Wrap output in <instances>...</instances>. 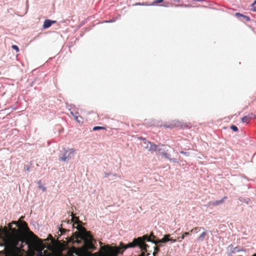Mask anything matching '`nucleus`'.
I'll list each match as a JSON object with an SVG mask.
<instances>
[{"instance_id": "nucleus-23", "label": "nucleus", "mask_w": 256, "mask_h": 256, "mask_svg": "<svg viewBox=\"0 0 256 256\" xmlns=\"http://www.w3.org/2000/svg\"><path fill=\"white\" fill-rule=\"evenodd\" d=\"M74 218L72 216V218L71 221H70V220H68V222H67V224H71L72 223V222H73V220H74Z\"/></svg>"}, {"instance_id": "nucleus-6", "label": "nucleus", "mask_w": 256, "mask_h": 256, "mask_svg": "<svg viewBox=\"0 0 256 256\" xmlns=\"http://www.w3.org/2000/svg\"><path fill=\"white\" fill-rule=\"evenodd\" d=\"M56 22V20H46L44 22V24H43L42 27L44 29L48 28L49 27H50L52 26V24H55Z\"/></svg>"}, {"instance_id": "nucleus-4", "label": "nucleus", "mask_w": 256, "mask_h": 256, "mask_svg": "<svg viewBox=\"0 0 256 256\" xmlns=\"http://www.w3.org/2000/svg\"><path fill=\"white\" fill-rule=\"evenodd\" d=\"M74 152L75 150L74 148H70L66 150L62 156H60L59 160L60 161L66 162L68 159L71 158L70 154H72Z\"/></svg>"}, {"instance_id": "nucleus-14", "label": "nucleus", "mask_w": 256, "mask_h": 256, "mask_svg": "<svg viewBox=\"0 0 256 256\" xmlns=\"http://www.w3.org/2000/svg\"><path fill=\"white\" fill-rule=\"evenodd\" d=\"M134 6H152V4H148V2H143V3H140V2H136L134 4Z\"/></svg>"}, {"instance_id": "nucleus-7", "label": "nucleus", "mask_w": 256, "mask_h": 256, "mask_svg": "<svg viewBox=\"0 0 256 256\" xmlns=\"http://www.w3.org/2000/svg\"><path fill=\"white\" fill-rule=\"evenodd\" d=\"M226 198V197L224 196L222 199L220 200H216V201H214V202H210L208 204V205L210 206H218V205L220 204L224 203V200Z\"/></svg>"}, {"instance_id": "nucleus-5", "label": "nucleus", "mask_w": 256, "mask_h": 256, "mask_svg": "<svg viewBox=\"0 0 256 256\" xmlns=\"http://www.w3.org/2000/svg\"><path fill=\"white\" fill-rule=\"evenodd\" d=\"M144 144H146L145 148L150 152H152L156 150L158 147L157 145L154 144V143H152L150 142H146Z\"/></svg>"}, {"instance_id": "nucleus-34", "label": "nucleus", "mask_w": 256, "mask_h": 256, "mask_svg": "<svg viewBox=\"0 0 256 256\" xmlns=\"http://www.w3.org/2000/svg\"><path fill=\"white\" fill-rule=\"evenodd\" d=\"M149 255V254H148V256Z\"/></svg>"}, {"instance_id": "nucleus-3", "label": "nucleus", "mask_w": 256, "mask_h": 256, "mask_svg": "<svg viewBox=\"0 0 256 256\" xmlns=\"http://www.w3.org/2000/svg\"><path fill=\"white\" fill-rule=\"evenodd\" d=\"M165 128H189L187 124L182 122L178 120H174L171 121L168 124H166L164 125Z\"/></svg>"}, {"instance_id": "nucleus-19", "label": "nucleus", "mask_w": 256, "mask_h": 256, "mask_svg": "<svg viewBox=\"0 0 256 256\" xmlns=\"http://www.w3.org/2000/svg\"><path fill=\"white\" fill-rule=\"evenodd\" d=\"M162 154L166 158H168V155L166 152H162Z\"/></svg>"}, {"instance_id": "nucleus-31", "label": "nucleus", "mask_w": 256, "mask_h": 256, "mask_svg": "<svg viewBox=\"0 0 256 256\" xmlns=\"http://www.w3.org/2000/svg\"><path fill=\"white\" fill-rule=\"evenodd\" d=\"M43 190H44V191L46 190V188H43Z\"/></svg>"}, {"instance_id": "nucleus-32", "label": "nucleus", "mask_w": 256, "mask_h": 256, "mask_svg": "<svg viewBox=\"0 0 256 256\" xmlns=\"http://www.w3.org/2000/svg\"><path fill=\"white\" fill-rule=\"evenodd\" d=\"M158 250V248L155 247V250Z\"/></svg>"}, {"instance_id": "nucleus-20", "label": "nucleus", "mask_w": 256, "mask_h": 256, "mask_svg": "<svg viewBox=\"0 0 256 256\" xmlns=\"http://www.w3.org/2000/svg\"><path fill=\"white\" fill-rule=\"evenodd\" d=\"M243 15L244 14L239 12H236L235 14V16L237 17H242Z\"/></svg>"}, {"instance_id": "nucleus-8", "label": "nucleus", "mask_w": 256, "mask_h": 256, "mask_svg": "<svg viewBox=\"0 0 256 256\" xmlns=\"http://www.w3.org/2000/svg\"><path fill=\"white\" fill-rule=\"evenodd\" d=\"M254 115L252 114H249L247 116L243 117L242 119V122L248 123L250 120L253 118Z\"/></svg>"}, {"instance_id": "nucleus-16", "label": "nucleus", "mask_w": 256, "mask_h": 256, "mask_svg": "<svg viewBox=\"0 0 256 256\" xmlns=\"http://www.w3.org/2000/svg\"><path fill=\"white\" fill-rule=\"evenodd\" d=\"M163 1H164L163 0H155V1H154L153 2V3L151 4H152V6H153V5L156 4L158 3L162 2H163Z\"/></svg>"}, {"instance_id": "nucleus-28", "label": "nucleus", "mask_w": 256, "mask_h": 256, "mask_svg": "<svg viewBox=\"0 0 256 256\" xmlns=\"http://www.w3.org/2000/svg\"><path fill=\"white\" fill-rule=\"evenodd\" d=\"M252 10L254 12H256V8H254L253 9H252Z\"/></svg>"}, {"instance_id": "nucleus-12", "label": "nucleus", "mask_w": 256, "mask_h": 256, "mask_svg": "<svg viewBox=\"0 0 256 256\" xmlns=\"http://www.w3.org/2000/svg\"><path fill=\"white\" fill-rule=\"evenodd\" d=\"M106 130V128L104 126H96L93 128L92 130L96 131L98 130Z\"/></svg>"}, {"instance_id": "nucleus-15", "label": "nucleus", "mask_w": 256, "mask_h": 256, "mask_svg": "<svg viewBox=\"0 0 256 256\" xmlns=\"http://www.w3.org/2000/svg\"><path fill=\"white\" fill-rule=\"evenodd\" d=\"M230 128L234 130V132H237L238 131V128H237V126H236L234 125H232L230 126Z\"/></svg>"}, {"instance_id": "nucleus-27", "label": "nucleus", "mask_w": 256, "mask_h": 256, "mask_svg": "<svg viewBox=\"0 0 256 256\" xmlns=\"http://www.w3.org/2000/svg\"><path fill=\"white\" fill-rule=\"evenodd\" d=\"M114 22V20H110V21H106V22Z\"/></svg>"}, {"instance_id": "nucleus-29", "label": "nucleus", "mask_w": 256, "mask_h": 256, "mask_svg": "<svg viewBox=\"0 0 256 256\" xmlns=\"http://www.w3.org/2000/svg\"><path fill=\"white\" fill-rule=\"evenodd\" d=\"M254 118H256V116L254 115V116H253V119H254Z\"/></svg>"}, {"instance_id": "nucleus-25", "label": "nucleus", "mask_w": 256, "mask_h": 256, "mask_svg": "<svg viewBox=\"0 0 256 256\" xmlns=\"http://www.w3.org/2000/svg\"><path fill=\"white\" fill-rule=\"evenodd\" d=\"M180 153H181V154H186V152H182V151L180 152Z\"/></svg>"}, {"instance_id": "nucleus-9", "label": "nucleus", "mask_w": 256, "mask_h": 256, "mask_svg": "<svg viewBox=\"0 0 256 256\" xmlns=\"http://www.w3.org/2000/svg\"><path fill=\"white\" fill-rule=\"evenodd\" d=\"M70 114L74 118V119L76 122L79 123L81 122L80 119H82V117L80 116L78 112H74L72 111H70Z\"/></svg>"}, {"instance_id": "nucleus-17", "label": "nucleus", "mask_w": 256, "mask_h": 256, "mask_svg": "<svg viewBox=\"0 0 256 256\" xmlns=\"http://www.w3.org/2000/svg\"><path fill=\"white\" fill-rule=\"evenodd\" d=\"M12 48L14 50H15L17 52H18L19 51V48H18V46L16 45H12Z\"/></svg>"}, {"instance_id": "nucleus-18", "label": "nucleus", "mask_w": 256, "mask_h": 256, "mask_svg": "<svg viewBox=\"0 0 256 256\" xmlns=\"http://www.w3.org/2000/svg\"><path fill=\"white\" fill-rule=\"evenodd\" d=\"M242 18H244V20L246 21V22H249L250 21V18L249 16H245V15H243L242 16Z\"/></svg>"}, {"instance_id": "nucleus-21", "label": "nucleus", "mask_w": 256, "mask_h": 256, "mask_svg": "<svg viewBox=\"0 0 256 256\" xmlns=\"http://www.w3.org/2000/svg\"><path fill=\"white\" fill-rule=\"evenodd\" d=\"M184 238V236L182 234V236L180 237H179L178 238L179 242H181L182 240H183Z\"/></svg>"}, {"instance_id": "nucleus-10", "label": "nucleus", "mask_w": 256, "mask_h": 256, "mask_svg": "<svg viewBox=\"0 0 256 256\" xmlns=\"http://www.w3.org/2000/svg\"><path fill=\"white\" fill-rule=\"evenodd\" d=\"M170 234H166L164 236V237L162 239V240H158L156 238V242H157V244L158 243H164V242H166L168 241H169L170 240Z\"/></svg>"}, {"instance_id": "nucleus-33", "label": "nucleus", "mask_w": 256, "mask_h": 256, "mask_svg": "<svg viewBox=\"0 0 256 256\" xmlns=\"http://www.w3.org/2000/svg\"><path fill=\"white\" fill-rule=\"evenodd\" d=\"M252 256H256V254H254Z\"/></svg>"}, {"instance_id": "nucleus-2", "label": "nucleus", "mask_w": 256, "mask_h": 256, "mask_svg": "<svg viewBox=\"0 0 256 256\" xmlns=\"http://www.w3.org/2000/svg\"><path fill=\"white\" fill-rule=\"evenodd\" d=\"M66 222V221H62V223L58 226V238L57 240H55L51 234H49L48 238V240H50L52 244H50L48 246V250H44L42 252L41 250L38 251L37 256H66V252L68 249L64 248V244L67 243L62 244L60 242V240H58L60 237L66 232H68L70 230H67L65 228H63L64 226V223Z\"/></svg>"}, {"instance_id": "nucleus-30", "label": "nucleus", "mask_w": 256, "mask_h": 256, "mask_svg": "<svg viewBox=\"0 0 256 256\" xmlns=\"http://www.w3.org/2000/svg\"><path fill=\"white\" fill-rule=\"evenodd\" d=\"M140 140H145V138H140Z\"/></svg>"}, {"instance_id": "nucleus-24", "label": "nucleus", "mask_w": 256, "mask_h": 256, "mask_svg": "<svg viewBox=\"0 0 256 256\" xmlns=\"http://www.w3.org/2000/svg\"><path fill=\"white\" fill-rule=\"evenodd\" d=\"M169 241H171L172 242H174L176 241V240H174L172 238H170Z\"/></svg>"}, {"instance_id": "nucleus-13", "label": "nucleus", "mask_w": 256, "mask_h": 256, "mask_svg": "<svg viewBox=\"0 0 256 256\" xmlns=\"http://www.w3.org/2000/svg\"><path fill=\"white\" fill-rule=\"evenodd\" d=\"M200 229L204 230L203 227H195L190 230V232H197V230H200Z\"/></svg>"}, {"instance_id": "nucleus-11", "label": "nucleus", "mask_w": 256, "mask_h": 256, "mask_svg": "<svg viewBox=\"0 0 256 256\" xmlns=\"http://www.w3.org/2000/svg\"><path fill=\"white\" fill-rule=\"evenodd\" d=\"M207 234V231L205 230L202 233L200 234L198 238V240L200 241H202L204 237Z\"/></svg>"}, {"instance_id": "nucleus-22", "label": "nucleus", "mask_w": 256, "mask_h": 256, "mask_svg": "<svg viewBox=\"0 0 256 256\" xmlns=\"http://www.w3.org/2000/svg\"><path fill=\"white\" fill-rule=\"evenodd\" d=\"M190 234V232H184V233H183L182 235L184 236V237L185 236H188Z\"/></svg>"}, {"instance_id": "nucleus-26", "label": "nucleus", "mask_w": 256, "mask_h": 256, "mask_svg": "<svg viewBox=\"0 0 256 256\" xmlns=\"http://www.w3.org/2000/svg\"><path fill=\"white\" fill-rule=\"evenodd\" d=\"M256 4V0H255L252 4V6H253L254 4Z\"/></svg>"}, {"instance_id": "nucleus-1", "label": "nucleus", "mask_w": 256, "mask_h": 256, "mask_svg": "<svg viewBox=\"0 0 256 256\" xmlns=\"http://www.w3.org/2000/svg\"><path fill=\"white\" fill-rule=\"evenodd\" d=\"M2 230L4 250L0 256H34V250L42 246V240L30 230L24 221L12 222Z\"/></svg>"}]
</instances>
